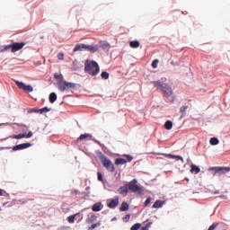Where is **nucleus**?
Masks as SVG:
<instances>
[{
  "label": "nucleus",
  "mask_w": 230,
  "mask_h": 230,
  "mask_svg": "<svg viewBox=\"0 0 230 230\" xmlns=\"http://www.w3.org/2000/svg\"><path fill=\"white\" fill-rule=\"evenodd\" d=\"M152 84L156 88V91H160L165 98L173 96V90L170 84L163 83L162 81H154Z\"/></svg>",
  "instance_id": "1"
},
{
  "label": "nucleus",
  "mask_w": 230,
  "mask_h": 230,
  "mask_svg": "<svg viewBox=\"0 0 230 230\" xmlns=\"http://www.w3.org/2000/svg\"><path fill=\"white\" fill-rule=\"evenodd\" d=\"M84 71L91 76H96L100 73V66L96 61H86L84 63Z\"/></svg>",
  "instance_id": "2"
},
{
  "label": "nucleus",
  "mask_w": 230,
  "mask_h": 230,
  "mask_svg": "<svg viewBox=\"0 0 230 230\" xmlns=\"http://www.w3.org/2000/svg\"><path fill=\"white\" fill-rule=\"evenodd\" d=\"M89 51L90 53H96V51H100V46L98 45H86L84 43L77 44L75 49L74 52L76 53V51Z\"/></svg>",
  "instance_id": "3"
},
{
  "label": "nucleus",
  "mask_w": 230,
  "mask_h": 230,
  "mask_svg": "<svg viewBox=\"0 0 230 230\" xmlns=\"http://www.w3.org/2000/svg\"><path fill=\"white\" fill-rule=\"evenodd\" d=\"M128 186V190L131 191L132 193H138V195H144L145 191L143 188L137 185V180L133 179L130 182L126 183Z\"/></svg>",
  "instance_id": "4"
},
{
  "label": "nucleus",
  "mask_w": 230,
  "mask_h": 230,
  "mask_svg": "<svg viewBox=\"0 0 230 230\" xmlns=\"http://www.w3.org/2000/svg\"><path fill=\"white\" fill-rule=\"evenodd\" d=\"M99 159H100L101 163L102 164V165L104 166V168H106V170H108V172H114V170H115L114 164H112L111 159L107 158V156H105L103 154H101L99 155Z\"/></svg>",
  "instance_id": "5"
},
{
  "label": "nucleus",
  "mask_w": 230,
  "mask_h": 230,
  "mask_svg": "<svg viewBox=\"0 0 230 230\" xmlns=\"http://www.w3.org/2000/svg\"><path fill=\"white\" fill-rule=\"evenodd\" d=\"M58 89L61 93H64V91H73L74 89H76V84L68 83L66 81L59 82Z\"/></svg>",
  "instance_id": "6"
},
{
  "label": "nucleus",
  "mask_w": 230,
  "mask_h": 230,
  "mask_svg": "<svg viewBox=\"0 0 230 230\" xmlns=\"http://www.w3.org/2000/svg\"><path fill=\"white\" fill-rule=\"evenodd\" d=\"M15 84L19 89H22L25 93H33V86L30 84L26 85L24 83L19 81H15Z\"/></svg>",
  "instance_id": "7"
},
{
  "label": "nucleus",
  "mask_w": 230,
  "mask_h": 230,
  "mask_svg": "<svg viewBox=\"0 0 230 230\" xmlns=\"http://www.w3.org/2000/svg\"><path fill=\"white\" fill-rule=\"evenodd\" d=\"M24 46H26V43L24 42L13 43L9 45V49H11L12 53H15L16 51L22 49Z\"/></svg>",
  "instance_id": "8"
},
{
  "label": "nucleus",
  "mask_w": 230,
  "mask_h": 230,
  "mask_svg": "<svg viewBox=\"0 0 230 230\" xmlns=\"http://www.w3.org/2000/svg\"><path fill=\"white\" fill-rule=\"evenodd\" d=\"M210 170H212V172H215V173H227V172H230V167H211Z\"/></svg>",
  "instance_id": "9"
},
{
  "label": "nucleus",
  "mask_w": 230,
  "mask_h": 230,
  "mask_svg": "<svg viewBox=\"0 0 230 230\" xmlns=\"http://www.w3.org/2000/svg\"><path fill=\"white\" fill-rule=\"evenodd\" d=\"M30 146H31V143L19 144L13 147V151L16 152V150H25V148H30Z\"/></svg>",
  "instance_id": "10"
},
{
  "label": "nucleus",
  "mask_w": 230,
  "mask_h": 230,
  "mask_svg": "<svg viewBox=\"0 0 230 230\" xmlns=\"http://www.w3.org/2000/svg\"><path fill=\"white\" fill-rule=\"evenodd\" d=\"M119 204V198L118 196L115 197V199H111L110 202H108V208L111 209H114V208L118 207Z\"/></svg>",
  "instance_id": "11"
},
{
  "label": "nucleus",
  "mask_w": 230,
  "mask_h": 230,
  "mask_svg": "<svg viewBox=\"0 0 230 230\" xmlns=\"http://www.w3.org/2000/svg\"><path fill=\"white\" fill-rule=\"evenodd\" d=\"M118 193L122 195V197H127V195H128V187L127 186V183L124 186L119 188Z\"/></svg>",
  "instance_id": "12"
},
{
  "label": "nucleus",
  "mask_w": 230,
  "mask_h": 230,
  "mask_svg": "<svg viewBox=\"0 0 230 230\" xmlns=\"http://www.w3.org/2000/svg\"><path fill=\"white\" fill-rule=\"evenodd\" d=\"M165 157H168V159H176L177 161H181V163H184V158L181 155H164Z\"/></svg>",
  "instance_id": "13"
},
{
  "label": "nucleus",
  "mask_w": 230,
  "mask_h": 230,
  "mask_svg": "<svg viewBox=\"0 0 230 230\" xmlns=\"http://www.w3.org/2000/svg\"><path fill=\"white\" fill-rule=\"evenodd\" d=\"M190 173H200V167L195 165V164H191L190 165Z\"/></svg>",
  "instance_id": "14"
},
{
  "label": "nucleus",
  "mask_w": 230,
  "mask_h": 230,
  "mask_svg": "<svg viewBox=\"0 0 230 230\" xmlns=\"http://www.w3.org/2000/svg\"><path fill=\"white\" fill-rule=\"evenodd\" d=\"M128 208H130V206L128 205V203H127L126 201H123L121 203V206L119 208V211H128Z\"/></svg>",
  "instance_id": "15"
},
{
  "label": "nucleus",
  "mask_w": 230,
  "mask_h": 230,
  "mask_svg": "<svg viewBox=\"0 0 230 230\" xmlns=\"http://www.w3.org/2000/svg\"><path fill=\"white\" fill-rule=\"evenodd\" d=\"M164 204V201H162L161 199H157L154 205L153 208H163V205Z\"/></svg>",
  "instance_id": "16"
},
{
  "label": "nucleus",
  "mask_w": 230,
  "mask_h": 230,
  "mask_svg": "<svg viewBox=\"0 0 230 230\" xmlns=\"http://www.w3.org/2000/svg\"><path fill=\"white\" fill-rule=\"evenodd\" d=\"M78 215H80V213H76V214H74V215H71L67 217V222L69 224H75V218H76V217H78Z\"/></svg>",
  "instance_id": "17"
},
{
  "label": "nucleus",
  "mask_w": 230,
  "mask_h": 230,
  "mask_svg": "<svg viewBox=\"0 0 230 230\" xmlns=\"http://www.w3.org/2000/svg\"><path fill=\"white\" fill-rule=\"evenodd\" d=\"M92 210L93 211H102V203L101 202H98V203H95L93 204V208H92Z\"/></svg>",
  "instance_id": "18"
},
{
  "label": "nucleus",
  "mask_w": 230,
  "mask_h": 230,
  "mask_svg": "<svg viewBox=\"0 0 230 230\" xmlns=\"http://www.w3.org/2000/svg\"><path fill=\"white\" fill-rule=\"evenodd\" d=\"M173 127V122H172V120H167L165 123H164V128L166 130H172Z\"/></svg>",
  "instance_id": "19"
},
{
  "label": "nucleus",
  "mask_w": 230,
  "mask_h": 230,
  "mask_svg": "<svg viewBox=\"0 0 230 230\" xmlns=\"http://www.w3.org/2000/svg\"><path fill=\"white\" fill-rule=\"evenodd\" d=\"M96 218H97L96 215L92 214L90 217H88L86 218V222H87V224H93V222H94V220H96Z\"/></svg>",
  "instance_id": "20"
},
{
  "label": "nucleus",
  "mask_w": 230,
  "mask_h": 230,
  "mask_svg": "<svg viewBox=\"0 0 230 230\" xmlns=\"http://www.w3.org/2000/svg\"><path fill=\"white\" fill-rule=\"evenodd\" d=\"M49 100L51 103H55L57 102V93H51L49 94Z\"/></svg>",
  "instance_id": "21"
},
{
  "label": "nucleus",
  "mask_w": 230,
  "mask_h": 230,
  "mask_svg": "<svg viewBox=\"0 0 230 230\" xmlns=\"http://www.w3.org/2000/svg\"><path fill=\"white\" fill-rule=\"evenodd\" d=\"M102 48V49H109L111 48V44H109V42H101L100 47Z\"/></svg>",
  "instance_id": "22"
},
{
  "label": "nucleus",
  "mask_w": 230,
  "mask_h": 230,
  "mask_svg": "<svg viewBox=\"0 0 230 230\" xmlns=\"http://www.w3.org/2000/svg\"><path fill=\"white\" fill-rule=\"evenodd\" d=\"M22 137H26V134H19V135H12L11 139H22Z\"/></svg>",
  "instance_id": "23"
},
{
  "label": "nucleus",
  "mask_w": 230,
  "mask_h": 230,
  "mask_svg": "<svg viewBox=\"0 0 230 230\" xmlns=\"http://www.w3.org/2000/svg\"><path fill=\"white\" fill-rule=\"evenodd\" d=\"M115 164L119 165V164H127V160L124 158H117L115 160Z\"/></svg>",
  "instance_id": "24"
},
{
  "label": "nucleus",
  "mask_w": 230,
  "mask_h": 230,
  "mask_svg": "<svg viewBox=\"0 0 230 230\" xmlns=\"http://www.w3.org/2000/svg\"><path fill=\"white\" fill-rule=\"evenodd\" d=\"M129 46L130 48H133L134 49H136V48H139V41L137 40L130 41Z\"/></svg>",
  "instance_id": "25"
},
{
  "label": "nucleus",
  "mask_w": 230,
  "mask_h": 230,
  "mask_svg": "<svg viewBox=\"0 0 230 230\" xmlns=\"http://www.w3.org/2000/svg\"><path fill=\"white\" fill-rule=\"evenodd\" d=\"M54 78L59 82H62V80H64V75H62V74L56 73L54 74Z\"/></svg>",
  "instance_id": "26"
},
{
  "label": "nucleus",
  "mask_w": 230,
  "mask_h": 230,
  "mask_svg": "<svg viewBox=\"0 0 230 230\" xmlns=\"http://www.w3.org/2000/svg\"><path fill=\"white\" fill-rule=\"evenodd\" d=\"M209 143H210V145L215 146V145H218V143H220V142H219L218 138L211 137L209 140Z\"/></svg>",
  "instance_id": "27"
},
{
  "label": "nucleus",
  "mask_w": 230,
  "mask_h": 230,
  "mask_svg": "<svg viewBox=\"0 0 230 230\" xmlns=\"http://www.w3.org/2000/svg\"><path fill=\"white\" fill-rule=\"evenodd\" d=\"M49 111H51V109L48 108V107H44L39 110V113L40 114H44V112H49Z\"/></svg>",
  "instance_id": "28"
},
{
  "label": "nucleus",
  "mask_w": 230,
  "mask_h": 230,
  "mask_svg": "<svg viewBox=\"0 0 230 230\" xmlns=\"http://www.w3.org/2000/svg\"><path fill=\"white\" fill-rule=\"evenodd\" d=\"M186 111H188V106H181L180 108V112H181L182 116H186Z\"/></svg>",
  "instance_id": "29"
},
{
  "label": "nucleus",
  "mask_w": 230,
  "mask_h": 230,
  "mask_svg": "<svg viewBox=\"0 0 230 230\" xmlns=\"http://www.w3.org/2000/svg\"><path fill=\"white\" fill-rule=\"evenodd\" d=\"M87 137H92V136L89 135V134H87V133H85V134L81 135V136L78 137V139H79V141H82V140H84V139H87Z\"/></svg>",
  "instance_id": "30"
},
{
  "label": "nucleus",
  "mask_w": 230,
  "mask_h": 230,
  "mask_svg": "<svg viewBox=\"0 0 230 230\" xmlns=\"http://www.w3.org/2000/svg\"><path fill=\"white\" fill-rule=\"evenodd\" d=\"M101 76L103 80H109V73L106 71L102 72Z\"/></svg>",
  "instance_id": "31"
},
{
  "label": "nucleus",
  "mask_w": 230,
  "mask_h": 230,
  "mask_svg": "<svg viewBox=\"0 0 230 230\" xmlns=\"http://www.w3.org/2000/svg\"><path fill=\"white\" fill-rule=\"evenodd\" d=\"M8 49H10L9 45L2 46V47H0V53H3L4 51H8Z\"/></svg>",
  "instance_id": "32"
},
{
  "label": "nucleus",
  "mask_w": 230,
  "mask_h": 230,
  "mask_svg": "<svg viewBox=\"0 0 230 230\" xmlns=\"http://www.w3.org/2000/svg\"><path fill=\"white\" fill-rule=\"evenodd\" d=\"M100 226H102V223L93 224V225L88 228V230L96 229V227H100Z\"/></svg>",
  "instance_id": "33"
},
{
  "label": "nucleus",
  "mask_w": 230,
  "mask_h": 230,
  "mask_svg": "<svg viewBox=\"0 0 230 230\" xmlns=\"http://www.w3.org/2000/svg\"><path fill=\"white\" fill-rule=\"evenodd\" d=\"M141 227V224L137 223L133 226H131L130 230H137Z\"/></svg>",
  "instance_id": "34"
},
{
  "label": "nucleus",
  "mask_w": 230,
  "mask_h": 230,
  "mask_svg": "<svg viewBox=\"0 0 230 230\" xmlns=\"http://www.w3.org/2000/svg\"><path fill=\"white\" fill-rule=\"evenodd\" d=\"M157 64H159V60L158 59H155L153 62H152V68L153 69H155L157 67Z\"/></svg>",
  "instance_id": "35"
},
{
  "label": "nucleus",
  "mask_w": 230,
  "mask_h": 230,
  "mask_svg": "<svg viewBox=\"0 0 230 230\" xmlns=\"http://www.w3.org/2000/svg\"><path fill=\"white\" fill-rule=\"evenodd\" d=\"M97 179L100 181V182H103V175L102 172H97Z\"/></svg>",
  "instance_id": "36"
},
{
  "label": "nucleus",
  "mask_w": 230,
  "mask_h": 230,
  "mask_svg": "<svg viewBox=\"0 0 230 230\" xmlns=\"http://www.w3.org/2000/svg\"><path fill=\"white\" fill-rule=\"evenodd\" d=\"M152 226V223H147L145 226L141 227V230H148Z\"/></svg>",
  "instance_id": "37"
},
{
  "label": "nucleus",
  "mask_w": 230,
  "mask_h": 230,
  "mask_svg": "<svg viewBox=\"0 0 230 230\" xmlns=\"http://www.w3.org/2000/svg\"><path fill=\"white\" fill-rule=\"evenodd\" d=\"M152 202V198H147L144 203V208H146Z\"/></svg>",
  "instance_id": "38"
},
{
  "label": "nucleus",
  "mask_w": 230,
  "mask_h": 230,
  "mask_svg": "<svg viewBox=\"0 0 230 230\" xmlns=\"http://www.w3.org/2000/svg\"><path fill=\"white\" fill-rule=\"evenodd\" d=\"M217 226H218V223H213V225L210 226L208 230H215V229H217Z\"/></svg>",
  "instance_id": "39"
},
{
  "label": "nucleus",
  "mask_w": 230,
  "mask_h": 230,
  "mask_svg": "<svg viewBox=\"0 0 230 230\" xmlns=\"http://www.w3.org/2000/svg\"><path fill=\"white\" fill-rule=\"evenodd\" d=\"M58 60H64V53L60 52L58 54Z\"/></svg>",
  "instance_id": "40"
},
{
  "label": "nucleus",
  "mask_w": 230,
  "mask_h": 230,
  "mask_svg": "<svg viewBox=\"0 0 230 230\" xmlns=\"http://www.w3.org/2000/svg\"><path fill=\"white\" fill-rule=\"evenodd\" d=\"M28 112H29V114H31L32 112L39 113V110H37V109H30V110L28 111Z\"/></svg>",
  "instance_id": "41"
},
{
  "label": "nucleus",
  "mask_w": 230,
  "mask_h": 230,
  "mask_svg": "<svg viewBox=\"0 0 230 230\" xmlns=\"http://www.w3.org/2000/svg\"><path fill=\"white\" fill-rule=\"evenodd\" d=\"M31 136H33V133L31 131H29L28 134H25L24 137L30 138L31 137Z\"/></svg>",
  "instance_id": "42"
},
{
  "label": "nucleus",
  "mask_w": 230,
  "mask_h": 230,
  "mask_svg": "<svg viewBox=\"0 0 230 230\" xmlns=\"http://www.w3.org/2000/svg\"><path fill=\"white\" fill-rule=\"evenodd\" d=\"M132 159H134V157H132L131 155H127V163H130L132 161Z\"/></svg>",
  "instance_id": "43"
},
{
  "label": "nucleus",
  "mask_w": 230,
  "mask_h": 230,
  "mask_svg": "<svg viewBox=\"0 0 230 230\" xmlns=\"http://www.w3.org/2000/svg\"><path fill=\"white\" fill-rule=\"evenodd\" d=\"M123 220H130V215H126L124 217H123Z\"/></svg>",
  "instance_id": "44"
},
{
  "label": "nucleus",
  "mask_w": 230,
  "mask_h": 230,
  "mask_svg": "<svg viewBox=\"0 0 230 230\" xmlns=\"http://www.w3.org/2000/svg\"><path fill=\"white\" fill-rule=\"evenodd\" d=\"M0 197H3V190L0 189Z\"/></svg>",
  "instance_id": "45"
},
{
  "label": "nucleus",
  "mask_w": 230,
  "mask_h": 230,
  "mask_svg": "<svg viewBox=\"0 0 230 230\" xmlns=\"http://www.w3.org/2000/svg\"><path fill=\"white\" fill-rule=\"evenodd\" d=\"M185 181H187V182H190V179L189 178H185Z\"/></svg>",
  "instance_id": "46"
},
{
  "label": "nucleus",
  "mask_w": 230,
  "mask_h": 230,
  "mask_svg": "<svg viewBox=\"0 0 230 230\" xmlns=\"http://www.w3.org/2000/svg\"><path fill=\"white\" fill-rule=\"evenodd\" d=\"M1 150H4V147H0V151H1Z\"/></svg>",
  "instance_id": "47"
}]
</instances>
